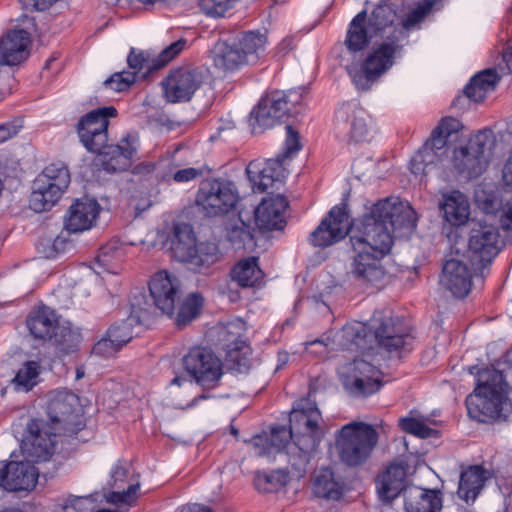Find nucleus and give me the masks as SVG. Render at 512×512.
Wrapping results in <instances>:
<instances>
[{
	"instance_id": "680f3d73",
	"label": "nucleus",
	"mask_w": 512,
	"mask_h": 512,
	"mask_svg": "<svg viewBox=\"0 0 512 512\" xmlns=\"http://www.w3.org/2000/svg\"><path fill=\"white\" fill-rule=\"evenodd\" d=\"M132 201L134 202L135 209L139 212L145 211L152 204L148 193H145L139 200H136V198L133 197Z\"/></svg>"
},
{
	"instance_id": "e2e57ef3",
	"label": "nucleus",
	"mask_w": 512,
	"mask_h": 512,
	"mask_svg": "<svg viewBox=\"0 0 512 512\" xmlns=\"http://www.w3.org/2000/svg\"><path fill=\"white\" fill-rule=\"evenodd\" d=\"M304 92V89L298 88L295 90H291L288 94L285 93V97L287 100V108L289 107V104L296 105L300 103V100L302 98V94Z\"/></svg>"
},
{
	"instance_id": "338daca9",
	"label": "nucleus",
	"mask_w": 512,
	"mask_h": 512,
	"mask_svg": "<svg viewBox=\"0 0 512 512\" xmlns=\"http://www.w3.org/2000/svg\"><path fill=\"white\" fill-rule=\"evenodd\" d=\"M136 324L135 322H131L130 321V318L128 317L125 321H123L121 324H118V325H114L113 327H118L120 328L118 334L119 335H123L124 331H125V326L132 332V326Z\"/></svg>"
},
{
	"instance_id": "dca6fc26",
	"label": "nucleus",
	"mask_w": 512,
	"mask_h": 512,
	"mask_svg": "<svg viewBox=\"0 0 512 512\" xmlns=\"http://www.w3.org/2000/svg\"><path fill=\"white\" fill-rule=\"evenodd\" d=\"M345 389L356 396H367L381 387L382 373L365 359H355L339 368Z\"/></svg>"
},
{
	"instance_id": "de8ad7c7",
	"label": "nucleus",
	"mask_w": 512,
	"mask_h": 512,
	"mask_svg": "<svg viewBox=\"0 0 512 512\" xmlns=\"http://www.w3.org/2000/svg\"><path fill=\"white\" fill-rule=\"evenodd\" d=\"M461 127L459 120L453 117H447L442 119L437 128L434 130L432 134V139L429 142L432 146H435L437 150L444 151L447 143V139L453 134L456 133Z\"/></svg>"
},
{
	"instance_id": "9d476101",
	"label": "nucleus",
	"mask_w": 512,
	"mask_h": 512,
	"mask_svg": "<svg viewBox=\"0 0 512 512\" xmlns=\"http://www.w3.org/2000/svg\"><path fill=\"white\" fill-rule=\"evenodd\" d=\"M500 243L498 229L492 224L478 221L470 230L463 258L469 261L474 271H483L499 253Z\"/></svg>"
},
{
	"instance_id": "2f4dec72",
	"label": "nucleus",
	"mask_w": 512,
	"mask_h": 512,
	"mask_svg": "<svg viewBox=\"0 0 512 512\" xmlns=\"http://www.w3.org/2000/svg\"><path fill=\"white\" fill-rule=\"evenodd\" d=\"M439 208L444 222L452 227L463 226L469 221L470 202L460 191L454 190L443 194Z\"/></svg>"
},
{
	"instance_id": "39448f33",
	"label": "nucleus",
	"mask_w": 512,
	"mask_h": 512,
	"mask_svg": "<svg viewBox=\"0 0 512 512\" xmlns=\"http://www.w3.org/2000/svg\"><path fill=\"white\" fill-rule=\"evenodd\" d=\"M508 394V385L500 371L482 370L473 393L466 398L468 415L479 422L508 418L512 414V399Z\"/></svg>"
},
{
	"instance_id": "13d9d810",
	"label": "nucleus",
	"mask_w": 512,
	"mask_h": 512,
	"mask_svg": "<svg viewBox=\"0 0 512 512\" xmlns=\"http://www.w3.org/2000/svg\"><path fill=\"white\" fill-rule=\"evenodd\" d=\"M24 10L44 11L48 9L57 0H18Z\"/></svg>"
},
{
	"instance_id": "f03ea898",
	"label": "nucleus",
	"mask_w": 512,
	"mask_h": 512,
	"mask_svg": "<svg viewBox=\"0 0 512 512\" xmlns=\"http://www.w3.org/2000/svg\"><path fill=\"white\" fill-rule=\"evenodd\" d=\"M440 0H423L416 6L405 8L383 3L373 9L367 18L359 12L349 23L344 45L351 55L362 51L369 42L365 56L345 65L346 71L358 90L370 89L403 56L409 33L434 11Z\"/></svg>"
},
{
	"instance_id": "4468645a",
	"label": "nucleus",
	"mask_w": 512,
	"mask_h": 512,
	"mask_svg": "<svg viewBox=\"0 0 512 512\" xmlns=\"http://www.w3.org/2000/svg\"><path fill=\"white\" fill-rule=\"evenodd\" d=\"M172 256L189 264L192 268H200L216 260V247L213 244H197L192 228L187 224H178L174 227L171 242Z\"/></svg>"
},
{
	"instance_id": "6e6d98bb",
	"label": "nucleus",
	"mask_w": 512,
	"mask_h": 512,
	"mask_svg": "<svg viewBox=\"0 0 512 512\" xmlns=\"http://www.w3.org/2000/svg\"><path fill=\"white\" fill-rule=\"evenodd\" d=\"M203 168H183L173 174V180L177 183H188L204 175Z\"/></svg>"
},
{
	"instance_id": "c756f323",
	"label": "nucleus",
	"mask_w": 512,
	"mask_h": 512,
	"mask_svg": "<svg viewBox=\"0 0 512 512\" xmlns=\"http://www.w3.org/2000/svg\"><path fill=\"white\" fill-rule=\"evenodd\" d=\"M288 207L282 195L265 197L255 208V224L260 230H280L285 225V212Z\"/></svg>"
},
{
	"instance_id": "2eb2a0df",
	"label": "nucleus",
	"mask_w": 512,
	"mask_h": 512,
	"mask_svg": "<svg viewBox=\"0 0 512 512\" xmlns=\"http://www.w3.org/2000/svg\"><path fill=\"white\" fill-rule=\"evenodd\" d=\"M56 431L43 419L29 421L20 445L24 459L30 463L49 460L54 452Z\"/></svg>"
},
{
	"instance_id": "423d86ee",
	"label": "nucleus",
	"mask_w": 512,
	"mask_h": 512,
	"mask_svg": "<svg viewBox=\"0 0 512 512\" xmlns=\"http://www.w3.org/2000/svg\"><path fill=\"white\" fill-rule=\"evenodd\" d=\"M495 146L494 132L488 128L479 130L453 149L451 156L444 159V168L465 180L477 178L488 168Z\"/></svg>"
},
{
	"instance_id": "79ce46f5",
	"label": "nucleus",
	"mask_w": 512,
	"mask_h": 512,
	"mask_svg": "<svg viewBox=\"0 0 512 512\" xmlns=\"http://www.w3.org/2000/svg\"><path fill=\"white\" fill-rule=\"evenodd\" d=\"M313 491L319 497L338 500L342 496L343 487L330 468H323L315 473Z\"/></svg>"
},
{
	"instance_id": "9b49d317",
	"label": "nucleus",
	"mask_w": 512,
	"mask_h": 512,
	"mask_svg": "<svg viewBox=\"0 0 512 512\" xmlns=\"http://www.w3.org/2000/svg\"><path fill=\"white\" fill-rule=\"evenodd\" d=\"M47 415L56 430L62 427L69 433H76L83 426L81 399L67 389H55L48 394Z\"/></svg>"
},
{
	"instance_id": "6e6552de",
	"label": "nucleus",
	"mask_w": 512,
	"mask_h": 512,
	"mask_svg": "<svg viewBox=\"0 0 512 512\" xmlns=\"http://www.w3.org/2000/svg\"><path fill=\"white\" fill-rule=\"evenodd\" d=\"M378 441L376 430L363 422L344 425L336 436V448L342 462L349 466L364 463Z\"/></svg>"
},
{
	"instance_id": "052dcab7",
	"label": "nucleus",
	"mask_w": 512,
	"mask_h": 512,
	"mask_svg": "<svg viewBox=\"0 0 512 512\" xmlns=\"http://www.w3.org/2000/svg\"><path fill=\"white\" fill-rule=\"evenodd\" d=\"M154 164L151 162H142L133 168V174L140 177H146L154 171Z\"/></svg>"
},
{
	"instance_id": "a878e982",
	"label": "nucleus",
	"mask_w": 512,
	"mask_h": 512,
	"mask_svg": "<svg viewBox=\"0 0 512 512\" xmlns=\"http://www.w3.org/2000/svg\"><path fill=\"white\" fill-rule=\"evenodd\" d=\"M100 212L101 206L97 200L89 197L77 199L65 215L64 227L71 233L90 230L95 226Z\"/></svg>"
},
{
	"instance_id": "f8f14e48",
	"label": "nucleus",
	"mask_w": 512,
	"mask_h": 512,
	"mask_svg": "<svg viewBox=\"0 0 512 512\" xmlns=\"http://www.w3.org/2000/svg\"><path fill=\"white\" fill-rule=\"evenodd\" d=\"M334 129L338 136L349 137L355 142L372 141L378 134L375 121L355 103H343L337 108Z\"/></svg>"
},
{
	"instance_id": "69168bd1",
	"label": "nucleus",
	"mask_w": 512,
	"mask_h": 512,
	"mask_svg": "<svg viewBox=\"0 0 512 512\" xmlns=\"http://www.w3.org/2000/svg\"><path fill=\"white\" fill-rule=\"evenodd\" d=\"M181 512H213L211 509L201 506L199 504H191L184 506Z\"/></svg>"
},
{
	"instance_id": "a18cd8bd",
	"label": "nucleus",
	"mask_w": 512,
	"mask_h": 512,
	"mask_svg": "<svg viewBox=\"0 0 512 512\" xmlns=\"http://www.w3.org/2000/svg\"><path fill=\"white\" fill-rule=\"evenodd\" d=\"M120 328L111 327L107 332V338L99 340L93 347L95 355L109 357L117 352L124 344L128 343L132 338L131 331L125 326L123 335H119Z\"/></svg>"
},
{
	"instance_id": "72a5a7b5",
	"label": "nucleus",
	"mask_w": 512,
	"mask_h": 512,
	"mask_svg": "<svg viewBox=\"0 0 512 512\" xmlns=\"http://www.w3.org/2000/svg\"><path fill=\"white\" fill-rule=\"evenodd\" d=\"M404 508L406 512H439L442 498L436 490L408 486L404 490Z\"/></svg>"
},
{
	"instance_id": "5fc2aeb1",
	"label": "nucleus",
	"mask_w": 512,
	"mask_h": 512,
	"mask_svg": "<svg viewBox=\"0 0 512 512\" xmlns=\"http://www.w3.org/2000/svg\"><path fill=\"white\" fill-rule=\"evenodd\" d=\"M301 149L298 133L291 127H286L284 157H290Z\"/></svg>"
},
{
	"instance_id": "4d7b16f0",
	"label": "nucleus",
	"mask_w": 512,
	"mask_h": 512,
	"mask_svg": "<svg viewBox=\"0 0 512 512\" xmlns=\"http://www.w3.org/2000/svg\"><path fill=\"white\" fill-rule=\"evenodd\" d=\"M21 128V119H14L12 121L0 124V144L17 135Z\"/></svg>"
},
{
	"instance_id": "58836bf2",
	"label": "nucleus",
	"mask_w": 512,
	"mask_h": 512,
	"mask_svg": "<svg viewBox=\"0 0 512 512\" xmlns=\"http://www.w3.org/2000/svg\"><path fill=\"white\" fill-rule=\"evenodd\" d=\"M123 258V252L121 249L116 248L114 245H107L100 250L97 257L95 267L90 269L85 267L87 272L86 280L84 282H90L96 280L99 275L104 272L111 274H117L120 271V262Z\"/></svg>"
},
{
	"instance_id": "5701e85b",
	"label": "nucleus",
	"mask_w": 512,
	"mask_h": 512,
	"mask_svg": "<svg viewBox=\"0 0 512 512\" xmlns=\"http://www.w3.org/2000/svg\"><path fill=\"white\" fill-rule=\"evenodd\" d=\"M38 480L35 466L26 461H9L0 467V487L6 491H30Z\"/></svg>"
},
{
	"instance_id": "aec40b11",
	"label": "nucleus",
	"mask_w": 512,
	"mask_h": 512,
	"mask_svg": "<svg viewBox=\"0 0 512 512\" xmlns=\"http://www.w3.org/2000/svg\"><path fill=\"white\" fill-rule=\"evenodd\" d=\"M289 112L284 92L275 91L267 94L259 100L248 116L251 133L260 134L272 128Z\"/></svg>"
},
{
	"instance_id": "3c124183",
	"label": "nucleus",
	"mask_w": 512,
	"mask_h": 512,
	"mask_svg": "<svg viewBox=\"0 0 512 512\" xmlns=\"http://www.w3.org/2000/svg\"><path fill=\"white\" fill-rule=\"evenodd\" d=\"M399 423L404 431L420 438H429L434 436L436 433L434 429L430 428L422 420L417 418H402Z\"/></svg>"
},
{
	"instance_id": "8fccbe9b",
	"label": "nucleus",
	"mask_w": 512,
	"mask_h": 512,
	"mask_svg": "<svg viewBox=\"0 0 512 512\" xmlns=\"http://www.w3.org/2000/svg\"><path fill=\"white\" fill-rule=\"evenodd\" d=\"M92 504L93 500L89 497L68 496L57 500L53 512H87Z\"/></svg>"
},
{
	"instance_id": "f704fd0d",
	"label": "nucleus",
	"mask_w": 512,
	"mask_h": 512,
	"mask_svg": "<svg viewBox=\"0 0 512 512\" xmlns=\"http://www.w3.org/2000/svg\"><path fill=\"white\" fill-rule=\"evenodd\" d=\"M444 151H439L428 141L417 151L410 161V170L415 178L422 182L426 175L436 168H444Z\"/></svg>"
},
{
	"instance_id": "f3484780",
	"label": "nucleus",
	"mask_w": 512,
	"mask_h": 512,
	"mask_svg": "<svg viewBox=\"0 0 512 512\" xmlns=\"http://www.w3.org/2000/svg\"><path fill=\"white\" fill-rule=\"evenodd\" d=\"M117 115L113 106L94 109L80 118L77 132L83 146L90 152H100L108 141L109 119Z\"/></svg>"
},
{
	"instance_id": "e433bc0d",
	"label": "nucleus",
	"mask_w": 512,
	"mask_h": 512,
	"mask_svg": "<svg viewBox=\"0 0 512 512\" xmlns=\"http://www.w3.org/2000/svg\"><path fill=\"white\" fill-rule=\"evenodd\" d=\"M489 476V471L479 465L468 467L461 473L457 490L458 497L466 503L474 502Z\"/></svg>"
},
{
	"instance_id": "473e14b6",
	"label": "nucleus",
	"mask_w": 512,
	"mask_h": 512,
	"mask_svg": "<svg viewBox=\"0 0 512 512\" xmlns=\"http://www.w3.org/2000/svg\"><path fill=\"white\" fill-rule=\"evenodd\" d=\"M246 324L240 318H234L226 324H221L216 328L219 344L226 351L230 360H237V352L245 348L244 335Z\"/></svg>"
},
{
	"instance_id": "c85d7f7f",
	"label": "nucleus",
	"mask_w": 512,
	"mask_h": 512,
	"mask_svg": "<svg viewBox=\"0 0 512 512\" xmlns=\"http://www.w3.org/2000/svg\"><path fill=\"white\" fill-rule=\"evenodd\" d=\"M32 40L24 29H12L0 39V65L14 66L30 55Z\"/></svg>"
},
{
	"instance_id": "bb28decb",
	"label": "nucleus",
	"mask_w": 512,
	"mask_h": 512,
	"mask_svg": "<svg viewBox=\"0 0 512 512\" xmlns=\"http://www.w3.org/2000/svg\"><path fill=\"white\" fill-rule=\"evenodd\" d=\"M186 41L178 40L168 47H166L156 59L150 58V55L146 52H135L131 51L128 57L130 71L137 78H145L151 71L157 70L162 66L166 65L175 56H177L184 48Z\"/></svg>"
},
{
	"instance_id": "b1692460",
	"label": "nucleus",
	"mask_w": 512,
	"mask_h": 512,
	"mask_svg": "<svg viewBox=\"0 0 512 512\" xmlns=\"http://www.w3.org/2000/svg\"><path fill=\"white\" fill-rule=\"evenodd\" d=\"M139 139L136 135L123 137L117 145L106 146L101 149L99 162L108 172H118L130 167L133 158L137 154Z\"/></svg>"
},
{
	"instance_id": "ddd939ff",
	"label": "nucleus",
	"mask_w": 512,
	"mask_h": 512,
	"mask_svg": "<svg viewBox=\"0 0 512 512\" xmlns=\"http://www.w3.org/2000/svg\"><path fill=\"white\" fill-rule=\"evenodd\" d=\"M239 201V193L231 181L206 179L201 182L196 196L197 206L208 216L230 212Z\"/></svg>"
},
{
	"instance_id": "864d4df0",
	"label": "nucleus",
	"mask_w": 512,
	"mask_h": 512,
	"mask_svg": "<svg viewBox=\"0 0 512 512\" xmlns=\"http://www.w3.org/2000/svg\"><path fill=\"white\" fill-rule=\"evenodd\" d=\"M500 229L512 235V196L505 199L496 214Z\"/></svg>"
},
{
	"instance_id": "4be33fe9",
	"label": "nucleus",
	"mask_w": 512,
	"mask_h": 512,
	"mask_svg": "<svg viewBox=\"0 0 512 512\" xmlns=\"http://www.w3.org/2000/svg\"><path fill=\"white\" fill-rule=\"evenodd\" d=\"M483 271H474L467 259L452 258L446 261L443 267L440 282L455 297L464 298L472 287V277Z\"/></svg>"
},
{
	"instance_id": "0e129e2a",
	"label": "nucleus",
	"mask_w": 512,
	"mask_h": 512,
	"mask_svg": "<svg viewBox=\"0 0 512 512\" xmlns=\"http://www.w3.org/2000/svg\"><path fill=\"white\" fill-rule=\"evenodd\" d=\"M503 59L507 62V71L512 70V40H509L503 49Z\"/></svg>"
},
{
	"instance_id": "7c9ffc66",
	"label": "nucleus",
	"mask_w": 512,
	"mask_h": 512,
	"mask_svg": "<svg viewBox=\"0 0 512 512\" xmlns=\"http://www.w3.org/2000/svg\"><path fill=\"white\" fill-rule=\"evenodd\" d=\"M507 62L502 58L501 62L495 69H486L471 78L465 87V95L474 102L483 101L490 93H492L499 79L506 74L512 73L506 70Z\"/></svg>"
},
{
	"instance_id": "6ab92c4d",
	"label": "nucleus",
	"mask_w": 512,
	"mask_h": 512,
	"mask_svg": "<svg viewBox=\"0 0 512 512\" xmlns=\"http://www.w3.org/2000/svg\"><path fill=\"white\" fill-rule=\"evenodd\" d=\"M110 475L113 490L105 494L106 501L118 508L133 507L139 496L138 475L126 463H116L112 467Z\"/></svg>"
},
{
	"instance_id": "0eeeda50",
	"label": "nucleus",
	"mask_w": 512,
	"mask_h": 512,
	"mask_svg": "<svg viewBox=\"0 0 512 512\" xmlns=\"http://www.w3.org/2000/svg\"><path fill=\"white\" fill-rule=\"evenodd\" d=\"M266 33L243 32L231 43H218L214 49V65L223 71H234L246 64L256 63L265 53Z\"/></svg>"
},
{
	"instance_id": "ea45409f",
	"label": "nucleus",
	"mask_w": 512,
	"mask_h": 512,
	"mask_svg": "<svg viewBox=\"0 0 512 512\" xmlns=\"http://www.w3.org/2000/svg\"><path fill=\"white\" fill-rule=\"evenodd\" d=\"M290 470L285 471L278 469L270 473H257L254 478V485L256 489L263 493L277 492L286 486L290 481L300 478L295 477V466L292 465V459H288Z\"/></svg>"
},
{
	"instance_id": "bf43d9fd",
	"label": "nucleus",
	"mask_w": 512,
	"mask_h": 512,
	"mask_svg": "<svg viewBox=\"0 0 512 512\" xmlns=\"http://www.w3.org/2000/svg\"><path fill=\"white\" fill-rule=\"evenodd\" d=\"M502 178L505 186L512 188V152L503 166Z\"/></svg>"
},
{
	"instance_id": "412c9836",
	"label": "nucleus",
	"mask_w": 512,
	"mask_h": 512,
	"mask_svg": "<svg viewBox=\"0 0 512 512\" xmlns=\"http://www.w3.org/2000/svg\"><path fill=\"white\" fill-rule=\"evenodd\" d=\"M150 296L161 313L175 314L176 303L181 297V282L172 272L160 270L149 281Z\"/></svg>"
},
{
	"instance_id": "393cba45",
	"label": "nucleus",
	"mask_w": 512,
	"mask_h": 512,
	"mask_svg": "<svg viewBox=\"0 0 512 512\" xmlns=\"http://www.w3.org/2000/svg\"><path fill=\"white\" fill-rule=\"evenodd\" d=\"M202 82V74L197 70L187 68L175 70L163 83L165 96L173 103L188 101Z\"/></svg>"
},
{
	"instance_id": "c9c22d12",
	"label": "nucleus",
	"mask_w": 512,
	"mask_h": 512,
	"mask_svg": "<svg viewBox=\"0 0 512 512\" xmlns=\"http://www.w3.org/2000/svg\"><path fill=\"white\" fill-rule=\"evenodd\" d=\"M406 469L402 464H391L378 477L377 491L384 502H390L396 498L405 487Z\"/></svg>"
},
{
	"instance_id": "20e7f679",
	"label": "nucleus",
	"mask_w": 512,
	"mask_h": 512,
	"mask_svg": "<svg viewBox=\"0 0 512 512\" xmlns=\"http://www.w3.org/2000/svg\"><path fill=\"white\" fill-rule=\"evenodd\" d=\"M413 337L399 327L390 315L375 312L367 323L353 321L337 332L333 339H316L306 343L309 353L326 356L332 350L356 352L372 349L374 345L383 346L388 351H398L410 346Z\"/></svg>"
},
{
	"instance_id": "774afa93",
	"label": "nucleus",
	"mask_w": 512,
	"mask_h": 512,
	"mask_svg": "<svg viewBox=\"0 0 512 512\" xmlns=\"http://www.w3.org/2000/svg\"><path fill=\"white\" fill-rule=\"evenodd\" d=\"M278 361L279 364L277 366V369L281 368L283 365L286 364V362L288 361V354L286 352H280L278 354Z\"/></svg>"
},
{
	"instance_id": "cd10ccee",
	"label": "nucleus",
	"mask_w": 512,
	"mask_h": 512,
	"mask_svg": "<svg viewBox=\"0 0 512 512\" xmlns=\"http://www.w3.org/2000/svg\"><path fill=\"white\" fill-rule=\"evenodd\" d=\"M246 173L253 190L264 192L282 181L285 169L280 159H257L248 164Z\"/></svg>"
},
{
	"instance_id": "4c0bfd02",
	"label": "nucleus",
	"mask_w": 512,
	"mask_h": 512,
	"mask_svg": "<svg viewBox=\"0 0 512 512\" xmlns=\"http://www.w3.org/2000/svg\"><path fill=\"white\" fill-rule=\"evenodd\" d=\"M30 333L37 339H50L56 335L58 319L54 310L42 306L34 310L27 319Z\"/></svg>"
},
{
	"instance_id": "603ef678",
	"label": "nucleus",
	"mask_w": 512,
	"mask_h": 512,
	"mask_svg": "<svg viewBox=\"0 0 512 512\" xmlns=\"http://www.w3.org/2000/svg\"><path fill=\"white\" fill-rule=\"evenodd\" d=\"M136 81L135 75L130 71L117 72L104 81L106 89L122 92L127 90Z\"/></svg>"
},
{
	"instance_id": "a211bd4d",
	"label": "nucleus",
	"mask_w": 512,
	"mask_h": 512,
	"mask_svg": "<svg viewBox=\"0 0 512 512\" xmlns=\"http://www.w3.org/2000/svg\"><path fill=\"white\" fill-rule=\"evenodd\" d=\"M183 362L185 370L204 388H214L222 377V362L210 349L195 347Z\"/></svg>"
},
{
	"instance_id": "09e8293b",
	"label": "nucleus",
	"mask_w": 512,
	"mask_h": 512,
	"mask_svg": "<svg viewBox=\"0 0 512 512\" xmlns=\"http://www.w3.org/2000/svg\"><path fill=\"white\" fill-rule=\"evenodd\" d=\"M241 0H199L202 13L211 18L228 16Z\"/></svg>"
},
{
	"instance_id": "a19ab883",
	"label": "nucleus",
	"mask_w": 512,
	"mask_h": 512,
	"mask_svg": "<svg viewBox=\"0 0 512 512\" xmlns=\"http://www.w3.org/2000/svg\"><path fill=\"white\" fill-rule=\"evenodd\" d=\"M203 304L204 299L200 293H189L182 301L176 303L175 314L168 316L174 319L178 327L185 326L200 314Z\"/></svg>"
},
{
	"instance_id": "1a4fd4ad",
	"label": "nucleus",
	"mask_w": 512,
	"mask_h": 512,
	"mask_svg": "<svg viewBox=\"0 0 512 512\" xmlns=\"http://www.w3.org/2000/svg\"><path fill=\"white\" fill-rule=\"evenodd\" d=\"M69 183L70 174L65 165H48L33 181L30 208L37 213L50 210L61 199Z\"/></svg>"
},
{
	"instance_id": "37998d69",
	"label": "nucleus",
	"mask_w": 512,
	"mask_h": 512,
	"mask_svg": "<svg viewBox=\"0 0 512 512\" xmlns=\"http://www.w3.org/2000/svg\"><path fill=\"white\" fill-rule=\"evenodd\" d=\"M232 279L242 287H253L263 279V272L259 268L257 258L249 257L240 260L231 271Z\"/></svg>"
},
{
	"instance_id": "7ed1b4c3",
	"label": "nucleus",
	"mask_w": 512,
	"mask_h": 512,
	"mask_svg": "<svg viewBox=\"0 0 512 512\" xmlns=\"http://www.w3.org/2000/svg\"><path fill=\"white\" fill-rule=\"evenodd\" d=\"M321 413L310 399H302L290 414V430L283 426L271 428L270 433L254 436L250 443L258 456L271 457L288 448L289 459L295 466V477L302 478L310 454L321 442L324 432L320 426Z\"/></svg>"
},
{
	"instance_id": "f257e3e1",
	"label": "nucleus",
	"mask_w": 512,
	"mask_h": 512,
	"mask_svg": "<svg viewBox=\"0 0 512 512\" xmlns=\"http://www.w3.org/2000/svg\"><path fill=\"white\" fill-rule=\"evenodd\" d=\"M415 226L416 215L410 204L390 196L366 206L353 224L345 206L333 207L310 234L309 242L325 248L344 239L351 230L352 273L362 282L377 285L389 273L384 260L393 246L392 233L403 230L400 235H404Z\"/></svg>"
},
{
	"instance_id": "c03bdc74",
	"label": "nucleus",
	"mask_w": 512,
	"mask_h": 512,
	"mask_svg": "<svg viewBox=\"0 0 512 512\" xmlns=\"http://www.w3.org/2000/svg\"><path fill=\"white\" fill-rule=\"evenodd\" d=\"M42 366L38 360L25 361L16 371L12 386L18 392H28L39 382Z\"/></svg>"
},
{
	"instance_id": "49530a36",
	"label": "nucleus",
	"mask_w": 512,
	"mask_h": 512,
	"mask_svg": "<svg viewBox=\"0 0 512 512\" xmlns=\"http://www.w3.org/2000/svg\"><path fill=\"white\" fill-rule=\"evenodd\" d=\"M158 308L150 302L147 295L142 292L134 293L130 298V321L136 324H144L156 313Z\"/></svg>"
}]
</instances>
